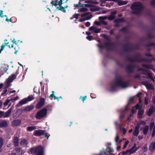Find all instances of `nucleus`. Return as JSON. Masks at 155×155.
<instances>
[{"instance_id": "nucleus-1", "label": "nucleus", "mask_w": 155, "mask_h": 155, "mask_svg": "<svg viewBox=\"0 0 155 155\" xmlns=\"http://www.w3.org/2000/svg\"><path fill=\"white\" fill-rule=\"evenodd\" d=\"M129 86V84L128 82H124L121 78H119L117 79L116 81L114 82L111 86L110 91H114L115 88L117 87H120L122 88H125Z\"/></svg>"}, {"instance_id": "nucleus-2", "label": "nucleus", "mask_w": 155, "mask_h": 155, "mask_svg": "<svg viewBox=\"0 0 155 155\" xmlns=\"http://www.w3.org/2000/svg\"><path fill=\"white\" fill-rule=\"evenodd\" d=\"M131 8L134 10L133 12L137 14L142 9L143 6L140 2H136L132 5Z\"/></svg>"}, {"instance_id": "nucleus-3", "label": "nucleus", "mask_w": 155, "mask_h": 155, "mask_svg": "<svg viewBox=\"0 0 155 155\" xmlns=\"http://www.w3.org/2000/svg\"><path fill=\"white\" fill-rule=\"evenodd\" d=\"M31 153L32 154H36L37 155H44V149L42 146H39L36 148L32 149Z\"/></svg>"}, {"instance_id": "nucleus-4", "label": "nucleus", "mask_w": 155, "mask_h": 155, "mask_svg": "<svg viewBox=\"0 0 155 155\" xmlns=\"http://www.w3.org/2000/svg\"><path fill=\"white\" fill-rule=\"evenodd\" d=\"M47 112V109H43L38 112L36 114V118L37 119L41 120L46 117Z\"/></svg>"}, {"instance_id": "nucleus-5", "label": "nucleus", "mask_w": 155, "mask_h": 155, "mask_svg": "<svg viewBox=\"0 0 155 155\" xmlns=\"http://www.w3.org/2000/svg\"><path fill=\"white\" fill-rule=\"evenodd\" d=\"M16 76L15 74H12L5 81V85L7 88L11 85L10 83L16 78Z\"/></svg>"}, {"instance_id": "nucleus-6", "label": "nucleus", "mask_w": 155, "mask_h": 155, "mask_svg": "<svg viewBox=\"0 0 155 155\" xmlns=\"http://www.w3.org/2000/svg\"><path fill=\"white\" fill-rule=\"evenodd\" d=\"M139 103L135 107H133L132 110V114H130V117L128 118V120L130 119V117L133 116V114L136 112V110L140 108H141L142 107L141 103L142 100L140 98L139 100Z\"/></svg>"}, {"instance_id": "nucleus-7", "label": "nucleus", "mask_w": 155, "mask_h": 155, "mask_svg": "<svg viewBox=\"0 0 155 155\" xmlns=\"http://www.w3.org/2000/svg\"><path fill=\"white\" fill-rule=\"evenodd\" d=\"M45 131L44 130H35L34 132V134L36 136H40L45 134Z\"/></svg>"}, {"instance_id": "nucleus-8", "label": "nucleus", "mask_w": 155, "mask_h": 155, "mask_svg": "<svg viewBox=\"0 0 155 155\" xmlns=\"http://www.w3.org/2000/svg\"><path fill=\"white\" fill-rule=\"evenodd\" d=\"M108 17L107 16H100L99 17V19L101 24L106 25L107 24V23L104 21V20L107 19Z\"/></svg>"}, {"instance_id": "nucleus-9", "label": "nucleus", "mask_w": 155, "mask_h": 155, "mask_svg": "<svg viewBox=\"0 0 155 155\" xmlns=\"http://www.w3.org/2000/svg\"><path fill=\"white\" fill-rule=\"evenodd\" d=\"M108 17L107 16H100L99 17V19L101 24L106 25L107 24V23L104 21V20L107 19Z\"/></svg>"}, {"instance_id": "nucleus-10", "label": "nucleus", "mask_w": 155, "mask_h": 155, "mask_svg": "<svg viewBox=\"0 0 155 155\" xmlns=\"http://www.w3.org/2000/svg\"><path fill=\"white\" fill-rule=\"evenodd\" d=\"M137 149L136 147V144L135 143L130 150H127V151L128 153L131 154L134 153Z\"/></svg>"}, {"instance_id": "nucleus-11", "label": "nucleus", "mask_w": 155, "mask_h": 155, "mask_svg": "<svg viewBox=\"0 0 155 155\" xmlns=\"http://www.w3.org/2000/svg\"><path fill=\"white\" fill-rule=\"evenodd\" d=\"M51 4L55 6L58 5L59 6L61 5L62 4V0H60L59 1H57V0L54 1V2L52 1L51 2Z\"/></svg>"}, {"instance_id": "nucleus-12", "label": "nucleus", "mask_w": 155, "mask_h": 155, "mask_svg": "<svg viewBox=\"0 0 155 155\" xmlns=\"http://www.w3.org/2000/svg\"><path fill=\"white\" fill-rule=\"evenodd\" d=\"M140 127V124H138L137 126L135 127L133 133V135L134 136H138L139 133V129Z\"/></svg>"}, {"instance_id": "nucleus-13", "label": "nucleus", "mask_w": 155, "mask_h": 155, "mask_svg": "<svg viewBox=\"0 0 155 155\" xmlns=\"http://www.w3.org/2000/svg\"><path fill=\"white\" fill-rule=\"evenodd\" d=\"M45 103V99L43 98H41L40 102L38 103L37 105V108H39L41 107Z\"/></svg>"}, {"instance_id": "nucleus-14", "label": "nucleus", "mask_w": 155, "mask_h": 155, "mask_svg": "<svg viewBox=\"0 0 155 155\" xmlns=\"http://www.w3.org/2000/svg\"><path fill=\"white\" fill-rule=\"evenodd\" d=\"M13 108L11 107L10 108L8 109L6 112H4V118L8 117L10 114Z\"/></svg>"}, {"instance_id": "nucleus-15", "label": "nucleus", "mask_w": 155, "mask_h": 155, "mask_svg": "<svg viewBox=\"0 0 155 155\" xmlns=\"http://www.w3.org/2000/svg\"><path fill=\"white\" fill-rule=\"evenodd\" d=\"M117 13V11H116L111 12L110 15L109 17H108L107 18L109 20H113L115 18V15Z\"/></svg>"}, {"instance_id": "nucleus-16", "label": "nucleus", "mask_w": 155, "mask_h": 155, "mask_svg": "<svg viewBox=\"0 0 155 155\" xmlns=\"http://www.w3.org/2000/svg\"><path fill=\"white\" fill-rule=\"evenodd\" d=\"M21 123V121L19 120H13L12 124L13 126H16L19 125Z\"/></svg>"}, {"instance_id": "nucleus-17", "label": "nucleus", "mask_w": 155, "mask_h": 155, "mask_svg": "<svg viewBox=\"0 0 155 155\" xmlns=\"http://www.w3.org/2000/svg\"><path fill=\"white\" fill-rule=\"evenodd\" d=\"M7 122L5 120H0V127H7Z\"/></svg>"}, {"instance_id": "nucleus-18", "label": "nucleus", "mask_w": 155, "mask_h": 155, "mask_svg": "<svg viewBox=\"0 0 155 155\" xmlns=\"http://www.w3.org/2000/svg\"><path fill=\"white\" fill-rule=\"evenodd\" d=\"M144 85L145 86L147 89L150 90H152L153 89V86L150 83L148 82L145 83Z\"/></svg>"}, {"instance_id": "nucleus-19", "label": "nucleus", "mask_w": 155, "mask_h": 155, "mask_svg": "<svg viewBox=\"0 0 155 155\" xmlns=\"http://www.w3.org/2000/svg\"><path fill=\"white\" fill-rule=\"evenodd\" d=\"M115 2H117L118 4L120 5H122L127 4V1H122L121 0H116Z\"/></svg>"}, {"instance_id": "nucleus-20", "label": "nucleus", "mask_w": 155, "mask_h": 155, "mask_svg": "<svg viewBox=\"0 0 155 155\" xmlns=\"http://www.w3.org/2000/svg\"><path fill=\"white\" fill-rule=\"evenodd\" d=\"M81 16L82 17H84L85 18H90V19L92 17V15L90 14L89 12H86L81 15Z\"/></svg>"}, {"instance_id": "nucleus-21", "label": "nucleus", "mask_w": 155, "mask_h": 155, "mask_svg": "<svg viewBox=\"0 0 155 155\" xmlns=\"http://www.w3.org/2000/svg\"><path fill=\"white\" fill-rule=\"evenodd\" d=\"M90 31H93L94 32L96 33H98L100 31V29L99 28H97L94 26H92L89 28Z\"/></svg>"}, {"instance_id": "nucleus-22", "label": "nucleus", "mask_w": 155, "mask_h": 155, "mask_svg": "<svg viewBox=\"0 0 155 155\" xmlns=\"http://www.w3.org/2000/svg\"><path fill=\"white\" fill-rule=\"evenodd\" d=\"M15 151L18 154L21 155L25 153L24 150H21V148L19 147L16 148L15 149Z\"/></svg>"}, {"instance_id": "nucleus-23", "label": "nucleus", "mask_w": 155, "mask_h": 155, "mask_svg": "<svg viewBox=\"0 0 155 155\" xmlns=\"http://www.w3.org/2000/svg\"><path fill=\"white\" fill-rule=\"evenodd\" d=\"M149 130V127L147 125H146L142 128V130L144 134H146Z\"/></svg>"}, {"instance_id": "nucleus-24", "label": "nucleus", "mask_w": 155, "mask_h": 155, "mask_svg": "<svg viewBox=\"0 0 155 155\" xmlns=\"http://www.w3.org/2000/svg\"><path fill=\"white\" fill-rule=\"evenodd\" d=\"M154 110V107L151 106L150 109L149 110V111L148 112L147 114L148 116L151 115L153 113Z\"/></svg>"}, {"instance_id": "nucleus-25", "label": "nucleus", "mask_w": 155, "mask_h": 155, "mask_svg": "<svg viewBox=\"0 0 155 155\" xmlns=\"http://www.w3.org/2000/svg\"><path fill=\"white\" fill-rule=\"evenodd\" d=\"M34 108V106L32 105H30L27 106L24 109L26 111H30Z\"/></svg>"}, {"instance_id": "nucleus-26", "label": "nucleus", "mask_w": 155, "mask_h": 155, "mask_svg": "<svg viewBox=\"0 0 155 155\" xmlns=\"http://www.w3.org/2000/svg\"><path fill=\"white\" fill-rule=\"evenodd\" d=\"M144 113V110H143L139 109L138 112V117L139 118H141L142 116Z\"/></svg>"}, {"instance_id": "nucleus-27", "label": "nucleus", "mask_w": 155, "mask_h": 155, "mask_svg": "<svg viewBox=\"0 0 155 155\" xmlns=\"http://www.w3.org/2000/svg\"><path fill=\"white\" fill-rule=\"evenodd\" d=\"M13 142L15 146H17L18 144V138L17 137H15L14 138Z\"/></svg>"}, {"instance_id": "nucleus-28", "label": "nucleus", "mask_w": 155, "mask_h": 155, "mask_svg": "<svg viewBox=\"0 0 155 155\" xmlns=\"http://www.w3.org/2000/svg\"><path fill=\"white\" fill-rule=\"evenodd\" d=\"M27 102L28 101L26 98H24L23 99L21 100L20 101V102H19V104L20 105H22L26 104Z\"/></svg>"}, {"instance_id": "nucleus-29", "label": "nucleus", "mask_w": 155, "mask_h": 155, "mask_svg": "<svg viewBox=\"0 0 155 155\" xmlns=\"http://www.w3.org/2000/svg\"><path fill=\"white\" fill-rule=\"evenodd\" d=\"M36 129L37 127L36 126H30L28 127L27 130L28 131H31Z\"/></svg>"}, {"instance_id": "nucleus-30", "label": "nucleus", "mask_w": 155, "mask_h": 155, "mask_svg": "<svg viewBox=\"0 0 155 155\" xmlns=\"http://www.w3.org/2000/svg\"><path fill=\"white\" fill-rule=\"evenodd\" d=\"M20 143L22 146H26L27 144V141L25 139L22 140L21 141Z\"/></svg>"}, {"instance_id": "nucleus-31", "label": "nucleus", "mask_w": 155, "mask_h": 155, "mask_svg": "<svg viewBox=\"0 0 155 155\" xmlns=\"http://www.w3.org/2000/svg\"><path fill=\"white\" fill-rule=\"evenodd\" d=\"M56 10H60L64 12H66V10L63 7H62L61 5L57 8Z\"/></svg>"}, {"instance_id": "nucleus-32", "label": "nucleus", "mask_w": 155, "mask_h": 155, "mask_svg": "<svg viewBox=\"0 0 155 155\" xmlns=\"http://www.w3.org/2000/svg\"><path fill=\"white\" fill-rule=\"evenodd\" d=\"M3 144V139L0 137V153L2 151V147Z\"/></svg>"}, {"instance_id": "nucleus-33", "label": "nucleus", "mask_w": 155, "mask_h": 155, "mask_svg": "<svg viewBox=\"0 0 155 155\" xmlns=\"http://www.w3.org/2000/svg\"><path fill=\"white\" fill-rule=\"evenodd\" d=\"M150 130L154 129L155 128V125H154V123L152 122L150 123Z\"/></svg>"}, {"instance_id": "nucleus-34", "label": "nucleus", "mask_w": 155, "mask_h": 155, "mask_svg": "<svg viewBox=\"0 0 155 155\" xmlns=\"http://www.w3.org/2000/svg\"><path fill=\"white\" fill-rule=\"evenodd\" d=\"M87 11V9L85 8H81L79 9L78 10V12H86Z\"/></svg>"}, {"instance_id": "nucleus-35", "label": "nucleus", "mask_w": 155, "mask_h": 155, "mask_svg": "<svg viewBox=\"0 0 155 155\" xmlns=\"http://www.w3.org/2000/svg\"><path fill=\"white\" fill-rule=\"evenodd\" d=\"M26 98L27 101H29L32 100L34 99V97L32 96H30Z\"/></svg>"}, {"instance_id": "nucleus-36", "label": "nucleus", "mask_w": 155, "mask_h": 155, "mask_svg": "<svg viewBox=\"0 0 155 155\" xmlns=\"http://www.w3.org/2000/svg\"><path fill=\"white\" fill-rule=\"evenodd\" d=\"M52 93L51 94V96L52 97H53L54 99H57L58 100L59 99V98L56 97V96H55V95L54 94V91H52Z\"/></svg>"}, {"instance_id": "nucleus-37", "label": "nucleus", "mask_w": 155, "mask_h": 155, "mask_svg": "<svg viewBox=\"0 0 155 155\" xmlns=\"http://www.w3.org/2000/svg\"><path fill=\"white\" fill-rule=\"evenodd\" d=\"M10 99H7V100L4 103V105L5 107L9 103V102L11 101Z\"/></svg>"}, {"instance_id": "nucleus-38", "label": "nucleus", "mask_w": 155, "mask_h": 155, "mask_svg": "<svg viewBox=\"0 0 155 155\" xmlns=\"http://www.w3.org/2000/svg\"><path fill=\"white\" fill-rule=\"evenodd\" d=\"M120 130L121 131H122L123 134L124 135L126 132V130L124 128H120Z\"/></svg>"}, {"instance_id": "nucleus-39", "label": "nucleus", "mask_w": 155, "mask_h": 155, "mask_svg": "<svg viewBox=\"0 0 155 155\" xmlns=\"http://www.w3.org/2000/svg\"><path fill=\"white\" fill-rule=\"evenodd\" d=\"M90 17L89 18L88 17V18H83L80 19L79 20V21L80 22H82L83 21H85L86 20H88L90 19Z\"/></svg>"}, {"instance_id": "nucleus-40", "label": "nucleus", "mask_w": 155, "mask_h": 155, "mask_svg": "<svg viewBox=\"0 0 155 155\" xmlns=\"http://www.w3.org/2000/svg\"><path fill=\"white\" fill-rule=\"evenodd\" d=\"M19 99V97L18 96H17L15 97L14 98H12L10 99L11 101H15L16 100H17L18 99Z\"/></svg>"}, {"instance_id": "nucleus-41", "label": "nucleus", "mask_w": 155, "mask_h": 155, "mask_svg": "<svg viewBox=\"0 0 155 155\" xmlns=\"http://www.w3.org/2000/svg\"><path fill=\"white\" fill-rule=\"evenodd\" d=\"M129 143V141L128 140H127L126 141L124 145V147H123V149H124L127 147V146Z\"/></svg>"}, {"instance_id": "nucleus-42", "label": "nucleus", "mask_w": 155, "mask_h": 155, "mask_svg": "<svg viewBox=\"0 0 155 155\" xmlns=\"http://www.w3.org/2000/svg\"><path fill=\"white\" fill-rule=\"evenodd\" d=\"M119 136L117 135L116 137H115V140L117 144V145H118V144L117 143H118V140H119Z\"/></svg>"}, {"instance_id": "nucleus-43", "label": "nucleus", "mask_w": 155, "mask_h": 155, "mask_svg": "<svg viewBox=\"0 0 155 155\" xmlns=\"http://www.w3.org/2000/svg\"><path fill=\"white\" fill-rule=\"evenodd\" d=\"M87 39L89 41H91L93 37L91 36H88L86 37Z\"/></svg>"}, {"instance_id": "nucleus-44", "label": "nucleus", "mask_w": 155, "mask_h": 155, "mask_svg": "<svg viewBox=\"0 0 155 155\" xmlns=\"http://www.w3.org/2000/svg\"><path fill=\"white\" fill-rule=\"evenodd\" d=\"M123 21L122 19H116L114 20V22H119Z\"/></svg>"}, {"instance_id": "nucleus-45", "label": "nucleus", "mask_w": 155, "mask_h": 155, "mask_svg": "<svg viewBox=\"0 0 155 155\" xmlns=\"http://www.w3.org/2000/svg\"><path fill=\"white\" fill-rule=\"evenodd\" d=\"M94 23L95 24L98 25H101V22L100 21H95L94 22Z\"/></svg>"}, {"instance_id": "nucleus-46", "label": "nucleus", "mask_w": 155, "mask_h": 155, "mask_svg": "<svg viewBox=\"0 0 155 155\" xmlns=\"http://www.w3.org/2000/svg\"><path fill=\"white\" fill-rule=\"evenodd\" d=\"M148 99L147 98L145 97V100H144L145 104L146 105L147 104H148Z\"/></svg>"}, {"instance_id": "nucleus-47", "label": "nucleus", "mask_w": 155, "mask_h": 155, "mask_svg": "<svg viewBox=\"0 0 155 155\" xmlns=\"http://www.w3.org/2000/svg\"><path fill=\"white\" fill-rule=\"evenodd\" d=\"M7 89H5L3 91L2 93V95H5L7 92Z\"/></svg>"}, {"instance_id": "nucleus-48", "label": "nucleus", "mask_w": 155, "mask_h": 155, "mask_svg": "<svg viewBox=\"0 0 155 155\" xmlns=\"http://www.w3.org/2000/svg\"><path fill=\"white\" fill-rule=\"evenodd\" d=\"M2 117H4V112L0 111V118Z\"/></svg>"}, {"instance_id": "nucleus-49", "label": "nucleus", "mask_w": 155, "mask_h": 155, "mask_svg": "<svg viewBox=\"0 0 155 155\" xmlns=\"http://www.w3.org/2000/svg\"><path fill=\"white\" fill-rule=\"evenodd\" d=\"M5 16L6 17V21L7 22H9V21H12V20L11 19H8L7 18V16L6 15H5Z\"/></svg>"}, {"instance_id": "nucleus-50", "label": "nucleus", "mask_w": 155, "mask_h": 155, "mask_svg": "<svg viewBox=\"0 0 155 155\" xmlns=\"http://www.w3.org/2000/svg\"><path fill=\"white\" fill-rule=\"evenodd\" d=\"M0 16L2 18H3L4 17V15H3V11L2 10H0Z\"/></svg>"}, {"instance_id": "nucleus-51", "label": "nucleus", "mask_w": 155, "mask_h": 155, "mask_svg": "<svg viewBox=\"0 0 155 155\" xmlns=\"http://www.w3.org/2000/svg\"><path fill=\"white\" fill-rule=\"evenodd\" d=\"M155 135V128L153 130L152 134V137H153Z\"/></svg>"}, {"instance_id": "nucleus-52", "label": "nucleus", "mask_w": 155, "mask_h": 155, "mask_svg": "<svg viewBox=\"0 0 155 155\" xmlns=\"http://www.w3.org/2000/svg\"><path fill=\"white\" fill-rule=\"evenodd\" d=\"M127 153H128V152L127 151V150L126 152H121L120 154L121 153L122 155H124L125 154H127Z\"/></svg>"}, {"instance_id": "nucleus-53", "label": "nucleus", "mask_w": 155, "mask_h": 155, "mask_svg": "<svg viewBox=\"0 0 155 155\" xmlns=\"http://www.w3.org/2000/svg\"><path fill=\"white\" fill-rule=\"evenodd\" d=\"M79 15V14H75L73 15V17L76 19H77L78 18Z\"/></svg>"}, {"instance_id": "nucleus-54", "label": "nucleus", "mask_w": 155, "mask_h": 155, "mask_svg": "<svg viewBox=\"0 0 155 155\" xmlns=\"http://www.w3.org/2000/svg\"><path fill=\"white\" fill-rule=\"evenodd\" d=\"M146 123L143 121H140V124L144 125L146 124Z\"/></svg>"}, {"instance_id": "nucleus-55", "label": "nucleus", "mask_w": 155, "mask_h": 155, "mask_svg": "<svg viewBox=\"0 0 155 155\" xmlns=\"http://www.w3.org/2000/svg\"><path fill=\"white\" fill-rule=\"evenodd\" d=\"M85 25L87 27H88L90 25V23L89 22H87L85 23Z\"/></svg>"}, {"instance_id": "nucleus-56", "label": "nucleus", "mask_w": 155, "mask_h": 155, "mask_svg": "<svg viewBox=\"0 0 155 155\" xmlns=\"http://www.w3.org/2000/svg\"><path fill=\"white\" fill-rule=\"evenodd\" d=\"M5 45H2L1 46V51H3Z\"/></svg>"}, {"instance_id": "nucleus-57", "label": "nucleus", "mask_w": 155, "mask_h": 155, "mask_svg": "<svg viewBox=\"0 0 155 155\" xmlns=\"http://www.w3.org/2000/svg\"><path fill=\"white\" fill-rule=\"evenodd\" d=\"M134 97H132L130 98L129 100V102H132L134 100Z\"/></svg>"}, {"instance_id": "nucleus-58", "label": "nucleus", "mask_w": 155, "mask_h": 155, "mask_svg": "<svg viewBox=\"0 0 155 155\" xmlns=\"http://www.w3.org/2000/svg\"><path fill=\"white\" fill-rule=\"evenodd\" d=\"M143 150H144L145 151H146L147 150V145H145V146H144L143 147Z\"/></svg>"}, {"instance_id": "nucleus-59", "label": "nucleus", "mask_w": 155, "mask_h": 155, "mask_svg": "<svg viewBox=\"0 0 155 155\" xmlns=\"http://www.w3.org/2000/svg\"><path fill=\"white\" fill-rule=\"evenodd\" d=\"M86 98H87L86 96H85L84 97H82V101H83V102H84V101L86 100Z\"/></svg>"}, {"instance_id": "nucleus-60", "label": "nucleus", "mask_w": 155, "mask_h": 155, "mask_svg": "<svg viewBox=\"0 0 155 155\" xmlns=\"http://www.w3.org/2000/svg\"><path fill=\"white\" fill-rule=\"evenodd\" d=\"M151 4L153 5H155V0H153L151 2Z\"/></svg>"}, {"instance_id": "nucleus-61", "label": "nucleus", "mask_w": 155, "mask_h": 155, "mask_svg": "<svg viewBox=\"0 0 155 155\" xmlns=\"http://www.w3.org/2000/svg\"><path fill=\"white\" fill-rule=\"evenodd\" d=\"M120 147H120V145L118 146L117 147V151H120Z\"/></svg>"}, {"instance_id": "nucleus-62", "label": "nucleus", "mask_w": 155, "mask_h": 155, "mask_svg": "<svg viewBox=\"0 0 155 155\" xmlns=\"http://www.w3.org/2000/svg\"><path fill=\"white\" fill-rule=\"evenodd\" d=\"M109 11H106V10H104L102 12V13L103 14H105V13L109 12Z\"/></svg>"}, {"instance_id": "nucleus-63", "label": "nucleus", "mask_w": 155, "mask_h": 155, "mask_svg": "<svg viewBox=\"0 0 155 155\" xmlns=\"http://www.w3.org/2000/svg\"><path fill=\"white\" fill-rule=\"evenodd\" d=\"M79 6V5H78V4L74 5V7L75 8L74 9H75L76 8L78 7Z\"/></svg>"}, {"instance_id": "nucleus-64", "label": "nucleus", "mask_w": 155, "mask_h": 155, "mask_svg": "<svg viewBox=\"0 0 155 155\" xmlns=\"http://www.w3.org/2000/svg\"><path fill=\"white\" fill-rule=\"evenodd\" d=\"M152 101L153 103L155 104V96L153 97Z\"/></svg>"}]
</instances>
